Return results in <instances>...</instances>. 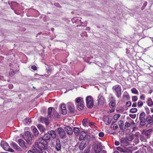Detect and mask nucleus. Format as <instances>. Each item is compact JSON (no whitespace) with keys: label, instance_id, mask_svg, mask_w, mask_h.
I'll return each mask as SVG.
<instances>
[{"label":"nucleus","instance_id":"f257e3e1","mask_svg":"<svg viewBox=\"0 0 153 153\" xmlns=\"http://www.w3.org/2000/svg\"><path fill=\"white\" fill-rule=\"evenodd\" d=\"M50 138L51 137L48 133L45 134L42 137L38 139L37 142L35 143L34 148L41 149L47 148Z\"/></svg>","mask_w":153,"mask_h":153},{"label":"nucleus","instance_id":"f03ea898","mask_svg":"<svg viewBox=\"0 0 153 153\" xmlns=\"http://www.w3.org/2000/svg\"><path fill=\"white\" fill-rule=\"evenodd\" d=\"M33 138V135L28 131H27L25 132V135L24 137L25 140L30 144H32V143L31 141Z\"/></svg>","mask_w":153,"mask_h":153},{"label":"nucleus","instance_id":"7ed1b4c3","mask_svg":"<svg viewBox=\"0 0 153 153\" xmlns=\"http://www.w3.org/2000/svg\"><path fill=\"white\" fill-rule=\"evenodd\" d=\"M86 104L88 108H91L94 104V101L93 98L91 96H88L86 98Z\"/></svg>","mask_w":153,"mask_h":153},{"label":"nucleus","instance_id":"20e7f679","mask_svg":"<svg viewBox=\"0 0 153 153\" xmlns=\"http://www.w3.org/2000/svg\"><path fill=\"white\" fill-rule=\"evenodd\" d=\"M113 90L115 91L116 96L118 98L120 97L121 94V86L119 85H116L112 88Z\"/></svg>","mask_w":153,"mask_h":153},{"label":"nucleus","instance_id":"39448f33","mask_svg":"<svg viewBox=\"0 0 153 153\" xmlns=\"http://www.w3.org/2000/svg\"><path fill=\"white\" fill-rule=\"evenodd\" d=\"M1 145L5 151L13 152V150L10 148L8 143L5 141L1 142Z\"/></svg>","mask_w":153,"mask_h":153},{"label":"nucleus","instance_id":"423d86ee","mask_svg":"<svg viewBox=\"0 0 153 153\" xmlns=\"http://www.w3.org/2000/svg\"><path fill=\"white\" fill-rule=\"evenodd\" d=\"M102 119L105 124L108 125L111 123L113 118L111 116H109L108 115H104L102 117Z\"/></svg>","mask_w":153,"mask_h":153},{"label":"nucleus","instance_id":"0eeeda50","mask_svg":"<svg viewBox=\"0 0 153 153\" xmlns=\"http://www.w3.org/2000/svg\"><path fill=\"white\" fill-rule=\"evenodd\" d=\"M94 149L96 153H100L102 149L101 143L98 142L94 144Z\"/></svg>","mask_w":153,"mask_h":153},{"label":"nucleus","instance_id":"6e6552de","mask_svg":"<svg viewBox=\"0 0 153 153\" xmlns=\"http://www.w3.org/2000/svg\"><path fill=\"white\" fill-rule=\"evenodd\" d=\"M57 131L59 135L61 138H65L66 137V133L65 130L62 128L59 127L57 128Z\"/></svg>","mask_w":153,"mask_h":153},{"label":"nucleus","instance_id":"1a4fd4ad","mask_svg":"<svg viewBox=\"0 0 153 153\" xmlns=\"http://www.w3.org/2000/svg\"><path fill=\"white\" fill-rule=\"evenodd\" d=\"M88 140H83L80 143L79 148L81 150H83L87 145L89 143Z\"/></svg>","mask_w":153,"mask_h":153},{"label":"nucleus","instance_id":"9d476101","mask_svg":"<svg viewBox=\"0 0 153 153\" xmlns=\"http://www.w3.org/2000/svg\"><path fill=\"white\" fill-rule=\"evenodd\" d=\"M145 114L144 112H141L140 114V124L141 126H144L146 124V119L145 118Z\"/></svg>","mask_w":153,"mask_h":153},{"label":"nucleus","instance_id":"9b49d317","mask_svg":"<svg viewBox=\"0 0 153 153\" xmlns=\"http://www.w3.org/2000/svg\"><path fill=\"white\" fill-rule=\"evenodd\" d=\"M121 145L123 146H126L129 144L128 140L124 138H122L120 139Z\"/></svg>","mask_w":153,"mask_h":153},{"label":"nucleus","instance_id":"f8f14e48","mask_svg":"<svg viewBox=\"0 0 153 153\" xmlns=\"http://www.w3.org/2000/svg\"><path fill=\"white\" fill-rule=\"evenodd\" d=\"M68 111L70 113L73 114L74 113L75 107L74 105L71 103H69L68 104Z\"/></svg>","mask_w":153,"mask_h":153},{"label":"nucleus","instance_id":"ddd939ff","mask_svg":"<svg viewBox=\"0 0 153 153\" xmlns=\"http://www.w3.org/2000/svg\"><path fill=\"white\" fill-rule=\"evenodd\" d=\"M55 111L54 108L53 107H50L49 108L48 111V117L51 118L53 114L54 113Z\"/></svg>","mask_w":153,"mask_h":153},{"label":"nucleus","instance_id":"4468645a","mask_svg":"<svg viewBox=\"0 0 153 153\" xmlns=\"http://www.w3.org/2000/svg\"><path fill=\"white\" fill-rule=\"evenodd\" d=\"M115 102V100H114L111 101L109 103L110 107L112 109L110 111V113L113 112L114 111L116 105Z\"/></svg>","mask_w":153,"mask_h":153},{"label":"nucleus","instance_id":"2eb2a0df","mask_svg":"<svg viewBox=\"0 0 153 153\" xmlns=\"http://www.w3.org/2000/svg\"><path fill=\"white\" fill-rule=\"evenodd\" d=\"M61 145L59 139H57L56 142L55 149L57 151H59L61 149Z\"/></svg>","mask_w":153,"mask_h":153},{"label":"nucleus","instance_id":"dca6fc26","mask_svg":"<svg viewBox=\"0 0 153 153\" xmlns=\"http://www.w3.org/2000/svg\"><path fill=\"white\" fill-rule=\"evenodd\" d=\"M65 130L66 131L67 134L69 135H71L73 133V130L72 128L68 126H66L65 127Z\"/></svg>","mask_w":153,"mask_h":153},{"label":"nucleus","instance_id":"f3484780","mask_svg":"<svg viewBox=\"0 0 153 153\" xmlns=\"http://www.w3.org/2000/svg\"><path fill=\"white\" fill-rule=\"evenodd\" d=\"M98 98L99 99L98 101V104L101 105H103L105 102L103 97L101 94H100L98 96Z\"/></svg>","mask_w":153,"mask_h":153},{"label":"nucleus","instance_id":"a211bd4d","mask_svg":"<svg viewBox=\"0 0 153 153\" xmlns=\"http://www.w3.org/2000/svg\"><path fill=\"white\" fill-rule=\"evenodd\" d=\"M18 142L19 145L23 148L26 149L27 146L25 145V142L22 139H19L18 140Z\"/></svg>","mask_w":153,"mask_h":153},{"label":"nucleus","instance_id":"6ab92c4d","mask_svg":"<svg viewBox=\"0 0 153 153\" xmlns=\"http://www.w3.org/2000/svg\"><path fill=\"white\" fill-rule=\"evenodd\" d=\"M61 109L62 111V113L63 114H66L67 113V110L66 109L65 105L62 104L61 105Z\"/></svg>","mask_w":153,"mask_h":153},{"label":"nucleus","instance_id":"aec40b11","mask_svg":"<svg viewBox=\"0 0 153 153\" xmlns=\"http://www.w3.org/2000/svg\"><path fill=\"white\" fill-rule=\"evenodd\" d=\"M40 121L42 123H45L46 125H48L49 124L48 119L42 117L40 118Z\"/></svg>","mask_w":153,"mask_h":153},{"label":"nucleus","instance_id":"412c9836","mask_svg":"<svg viewBox=\"0 0 153 153\" xmlns=\"http://www.w3.org/2000/svg\"><path fill=\"white\" fill-rule=\"evenodd\" d=\"M151 116H148L146 119V122H147L149 124H153V118Z\"/></svg>","mask_w":153,"mask_h":153},{"label":"nucleus","instance_id":"4be33fe9","mask_svg":"<svg viewBox=\"0 0 153 153\" xmlns=\"http://www.w3.org/2000/svg\"><path fill=\"white\" fill-rule=\"evenodd\" d=\"M48 133L49 136H51L54 139L56 138V134L55 131L53 130L49 131L48 132Z\"/></svg>","mask_w":153,"mask_h":153},{"label":"nucleus","instance_id":"5701e85b","mask_svg":"<svg viewBox=\"0 0 153 153\" xmlns=\"http://www.w3.org/2000/svg\"><path fill=\"white\" fill-rule=\"evenodd\" d=\"M10 145L15 149L19 151L21 149L15 143L12 142L10 144Z\"/></svg>","mask_w":153,"mask_h":153},{"label":"nucleus","instance_id":"b1692460","mask_svg":"<svg viewBox=\"0 0 153 153\" xmlns=\"http://www.w3.org/2000/svg\"><path fill=\"white\" fill-rule=\"evenodd\" d=\"M77 108L79 111L82 110L84 108V101L78 104H76Z\"/></svg>","mask_w":153,"mask_h":153},{"label":"nucleus","instance_id":"393cba45","mask_svg":"<svg viewBox=\"0 0 153 153\" xmlns=\"http://www.w3.org/2000/svg\"><path fill=\"white\" fill-rule=\"evenodd\" d=\"M84 101L83 98L81 97H78L76 98L75 100L76 104H78Z\"/></svg>","mask_w":153,"mask_h":153},{"label":"nucleus","instance_id":"a878e982","mask_svg":"<svg viewBox=\"0 0 153 153\" xmlns=\"http://www.w3.org/2000/svg\"><path fill=\"white\" fill-rule=\"evenodd\" d=\"M83 125L85 126H87L89 123V120L88 119H84L82 121Z\"/></svg>","mask_w":153,"mask_h":153},{"label":"nucleus","instance_id":"bb28decb","mask_svg":"<svg viewBox=\"0 0 153 153\" xmlns=\"http://www.w3.org/2000/svg\"><path fill=\"white\" fill-rule=\"evenodd\" d=\"M37 127L42 132H43L45 131V128L41 124L38 125L37 126Z\"/></svg>","mask_w":153,"mask_h":153},{"label":"nucleus","instance_id":"cd10ccee","mask_svg":"<svg viewBox=\"0 0 153 153\" xmlns=\"http://www.w3.org/2000/svg\"><path fill=\"white\" fill-rule=\"evenodd\" d=\"M74 132L76 136H77L80 133V131L79 128L77 127H74Z\"/></svg>","mask_w":153,"mask_h":153},{"label":"nucleus","instance_id":"c85d7f7f","mask_svg":"<svg viewBox=\"0 0 153 153\" xmlns=\"http://www.w3.org/2000/svg\"><path fill=\"white\" fill-rule=\"evenodd\" d=\"M132 151L130 147L125 148L124 149V153H132Z\"/></svg>","mask_w":153,"mask_h":153},{"label":"nucleus","instance_id":"c756f323","mask_svg":"<svg viewBox=\"0 0 153 153\" xmlns=\"http://www.w3.org/2000/svg\"><path fill=\"white\" fill-rule=\"evenodd\" d=\"M52 117L55 119H57L59 118V115L56 111H55L54 113L53 114V115L52 116Z\"/></svg>","mask_w":153,"mask_h":153},{"label":"nucleus","instance_id":"7c9ffc66","mask_svg":"<svg viewBox=\"0 0 153 153\" xmlns=\"http://www.w3.org/2000/svg\"><path fill=\"white\" fill-rule=\"evenodd\" d=\"M33 132L34 133L35 136H37L39 134L38 131L35 127H33Z\"/></svg>","mask_w":153,"mask_h":153},{"label":"nucleus","instance_id":"2f4dec72","mask_svg":"<svg viewBox=\"0 0 153 153\" xmlns=\"http://www.w3.org/2000/svg\"><path fill=\"white\" fill-rule=\"evenodd\" d=\"M147 103L148 105L149 106H151L153 105V102L151 98H149L148 99Z\"/></svg>","mask_w":153,"mask_h":153},{"label":"nucleus","instance_id":"473e14b6","mask_svg":"<svg viewBox=\"0 0 153 153\" xmlns=\"http://www.w3.org/2000/svg\"><path fill=\"white\" fill-rule=\"evenodd\" d=\"M118 124L120 128V129H122L124 125L123 121L120 120L118 122Z\"/></svg>","mask_w":153,"mask_h":153},{"label":"nucleus","instance_id":"72a5a7b5","mask_svg":"<svg viewBox=\"0 0 153 153\" xmlns=\"http://www.w3.org/2000/svg\"><path fill=\"white\" fill-rule=\"evenodd\" d=\"M132 93L138 95L139 93L137 90L135 88H133L131 89Z\"/></svg>","mask_w":153,"mask_h":153},{"label":"nucleus","instance_id":"f704fd0d","mask_svg":"<svg viewBox=\"0 0 153 153\" xmlns=\"http://www.w3.org/2000/svg\"><path fill=\"white\" fill-rule=\"evenodd\" d=\"M143 102L141 100H139L137 103V106L138 107L141 108L143 105Z\"/></svg>","mask_w":153,"mask_h":153},{"label":"nucleus","instance_id":"c9c22d12","mask_svg":"<svg viewBox=\"0 0 153 153\" xmlns=\"http://www.w3.org/2000/svg\"><path fill=\"white\" fill-rule=\"evenodd\" d=\"M83 134L84 135L81 134L80 135L79 138V139L80 140H86L85 138V134L84 133Z\"/></svg>","mask_w":153,"mask_h":153},{"label":"nucleus","instance_id":"e433bc0d","mask_svg":"<svg viewBox=\"0 0 153 153\" xmlns=\"http://www.w3.org/2000/svg\"><path fill=\"white\" fill-rule=\"evenodd\" d=\"M144 134L146 137H147V138H148V137L151 134V131L149 130H148L145 131L144 132Z\"/></svg>","mask_w":153,"mask_h":153},{"label":"nucleus","instance_id":"4c0bfd02","mask_svg":"<svg viewBox=\"0 0 153 153\" xmlns=\"http://www.w3.org/2000/svg\"><path fill=\"white\" fill-rule=\"evenodd\" d=\"M124 94L123 95L124 97L126 98L128 100L130 98V97L128 92L126 91L124 92Z\"/></svg>","mask_w":153,"mask_h":153},{"label":"nucleus","instance_id":"58836bf2","mask_svg":"<svg viewBox=\"0 0 153 153\" xmlns=\"http://www.w3.org/2000/svg\"><path fill=\"white\" fill-rule=\"evenodd\" d=\"M132 100L133 102L136 101L138 100V97L137 96H133L131 97Z\"/></svg>","mask_w":153,"mask_h":153},{"label":"nucleus","instance_id":"ea45409f","mask_svg":"<svg viewBox=\"0 0 153 153\" xmlns=\"http://www.w3.org/2000/svg\"><path fill=\"white\" fill-rule=\"evenodd\" d=\"M120 115L119 114H115L114 116V119L115 120H117L120 117Z\"/></svg>","mask_w":153,"mask_h":153},{"label":"nucleus","instance_id":"a19ab883","mask_svg":"<svg viewBox=\"0 0 153 153\" xmlns=\"http://www.w3.org/2000/svg\"><path fill=\"white\" fill-rule=\"evenodd\" d=\"M137 111V109L135 108H131L130 110V112L131 113H134Z\"/></svg>","mask_w":153,"mask_h":153},{"label":"nucleus","instance_id":"79ce46f5","mask_svg":"<svg viewBox=\"0 0 153 153\" xmlns=\"http://www.w3.org/2000/svg\"><path fill=\"white\" fill-rule=\"evenodd\" d=\"M131 124L128 122H126L125 124V128H128L130 127Z\"/></svg>","mask_w":153,"mask_h":153},{"label":"nucleus","instance_id":"37998d69","mask_svg":"<svg viewBox=\"0 0 153 153\" xmlns=\"http://www.w3.org/2000/svg\"><path fill=\"white\" fill-rule=\"evenodd\" d=\"M116 149L124 153V149L120 147H117Z\"/></svg>","mask_w":153,"mask_h":153},{"label":"nucleus","instance_id":"c03bdc74","mask_svg":"<svg viewBox=\"0 0 153 153\" xmlns=\"http://www.w3.org/2000/svg\"><path fill=\"white\" fill-rule=\"evenodd\" d=\"M145 96L144 94H142L140 96V98L142 100H144L145 99Z\"/></svg>","mask_w":153,"mask_h":153},{"label":"nucleus","instance_id":"a18cd8bd","mask_svg":"<svg viewBox=\"0 0 153 153\" xmlns=\"http://www.w3.org/2000/svg\"><path fill=\"white\" fill-rule=\"evenodd\" d=\"M47 148L43 149H39L40 150V152L39 153H47L45 151V150Z\"/></svg>","mask_w":153,"mask_h":153},{"label":"nucleus","instance_id":"49530a36","mask_svg":"<svg viewBox=\"0 0 153 153\" xmlns=\"http://www.w3.org/2000/svg\"><path fill=\"white\" fill-rule=\"evenodd\" d=\"M30 119L27 118L24 120V122L25 123H27L28 122H30Z\"/></svg>","mask_w":153,"mask_h":153},{"label":"nucleus","instance_id":"de8ad7c7","mask_svg":"<svg viewBox=\"0 0 153 153\" xmlns=\"http://www.w3.org/2000/svg\"><path fill=\"white\" fill-rule=\"evenodd\" d=\"M131 103L130 101H127L126 104V105L127 107H129L131 106Z\"/></svg>","mask_w":153,"mask_h":153},{"label":"nucleus","instance_id":"09e8293b","mask_svg":"<svg viewBox=\"0 0 153 153\" xmlns=\"http://www.w3.org/2000/svg\"><path fill=\"white\" fill-rule=\"evenodd\" d=\"M90 151V148H88L86 149L84 151V153H89Z\"/></svg>","mask_w":153,"mask_h":153},{"label":"nucleus","instance_id":"8fccbe9b","mask_svg":"<svg viewBox=\"0 0 153 153\" xmlns=\"http://www.w3.org/2000/svg\"><path fill=\"white\" fill-rule=\"evenodd\" d=\"M118 128V126L116 124H114L113 126V129L114 130H116Z\"/></svg>","mask_w":153,"mask_h":153},{"label":"nucleus","instance_id":"3c124183","mask_svg":"<svg viewBox=\"0 0 153 153\" xmlns=\"http://www.w3.org/2000/svg\"><path fill=\"white\" fill-rule=\"evenodd\" d=\"M104 135V134L102 132H100L99 134V136L100 137H103Z\"/></svg>","mask_w":153,"mask_h":153},{"label":"nucleus","instance_id":"603ef678","mask_svg":"<svg viewBox=\"0 0 153 153\" xmlns=\"http://www.w3.org/2000/svg\"><path fill=\"white\" fill-rule=\"evenodd\" d=\"M31 68L34 71H36L37 69L35 65L32 66Z\"/></svg>","mask_w":153,"mask_h":153},{"label":"nucleus","instance_id":"864d4df0","mask_svg":"<svg viewBox=\"0 0 153 153\" xmlns=\"http://www.w3.org/2000/svg\"><path fill=\"white\" fill-rule=\"evenodd\" d=\"M129 116L131 118L133 119H134L136 117V114H130L129 115Z\"/></svg>","mask_w":153,"mask_h":153},{"label":"nucleus","instance_id":"5fc2aeb1","mask_svg":"<svg viewBox=\"0 0 153 153\" xmlns=\"http://www.w3.org/2000/svg\"><path fill=\"white\" fill-rule=\"evenodd\" d=\"M120 143L119 141H116L115 142V144L116 146H117L120 145Z\"/></svg>","mask_w":153,"mask_h":153},{"label":"nucleus","instance_id":"6e6d98bb","mask_svg":"<svg viewBox=\"0 0 153 153\" xmlns=\"http://www.w3.org/2000/svg\"><path fill=\"white\" fill-rule=\"evenodd\" d=\"M137 104L136 102L133 103L132 105V107H136L137 106Z\"/></svg>","mask_w":153,"mask_h":153},{"label":"nucleus","instance_id":"4d7b16f0","mask_svg":"<svg viewBox=\"0 0 153 153\" xmlns=\"http://www.w3.org/2000/svg\"><path fill=\"white\" fill-rule=\"evenodd\" d=\"M94 125V123H92V122L90 123L89 122V123L88 125H89V126H93Z\"/></svg>","mask_w":153,"mask_h":153},{"label":"nucleus","instance_id":"13d9d810","mask_svg":"<svg viewBox=\"0 0 153 153\" xmlns=\"http://www.w3.org/2000/svg\"><path fill=\"white\" fill-rule=\"evenodd\" d=\"M147 2L146 1L145 2L144 4H145L146 5L147 4Z\"/></svg>","mask_w":153,"mask_h":153},{"label":"nucleus","instance_id":"bf43d9fd","mask_svg":"<svg viewBox=\"0 0 153 153\" xmlns=\"http://www.w3.org/2000/svg\"><path fill=\"white\" fill-rule=\"evenodd\" d=\"M101 153H106V152L104 151H102Z\"/></svg>","mask_w":153,"mask_h":153},{"label":"nucleus","instance_id":"052dcab7","mask_svg":"<svg viewBox=\"0 0 153 153\" xmlns=\"http://www.w3.org/2000/svg\"><path fill=\"white\" fill-rule=\"evenodd\" d=\"M115 153H119L118 151H116Z\"/></svg>","mask_w":153,"mask_h":153},{"label":"nucleus","instance_id":"680f3d73","mask_svg":"<svg viewBox=\"0 0 153 153\" xmlns=\"http://www.w3.org/2000/svg\"><path fill=\"white\" fill-rule=\"evenodd\" d=\"M132 121V123L133 124H134L135 123H134V121L133 120Z\"/></svg>","mask_w":153,"mask_h":153},{"label":"nucleus","instance_id":"e2e57ef3","mask_svg":"<svg viewBox=\"0 0 153 153\" xmlns=\"http://www.w3.org/2000/svg\"><path fill=\"white\" fill-rule=\"evenodd\" d=\"M151 111L152 112H153V109H151Z\"/></svg>","mask_w":153,"mask_h":153},{"label":"nucleus","instance_id":"0e129e2a","mask_svg":"<svg viewBox=\"0 0 153 153\" xmlns=\"http://www.w3.org/2000/svg\"><path fill=\"white\" fill-rule=\"evenodd\" d=\"M135 153H138V151H137V152H136Z\"/></svg>","mask_w":153,"mask_h":153},{"label":"nucleus","instance_id":"69168bd1","mask_svg":"<svg viewBox=\"0 0 153 153\" xmlns=\"http://www.w3.org/2000/svg\"><path fill=\"white\" fill-rule=\"evenodd\" d=\"M111 98L112 99H113V97H111Z\"/></svg>","mask_w":153,"mask_h":153}]
</instances>
